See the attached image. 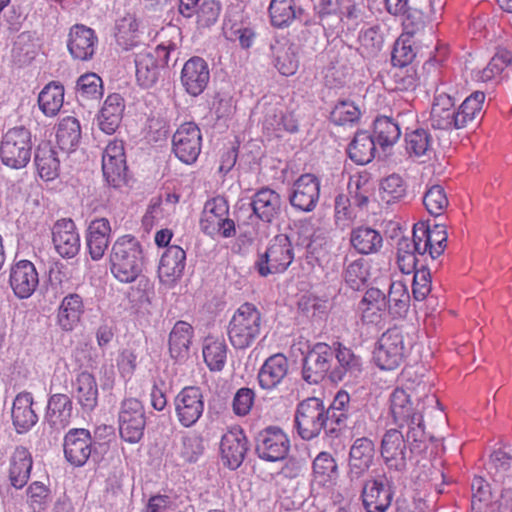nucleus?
<instances>
[{"label": "nucleus", "mask_w": 512, "mask_h": 512, "mask_svg": "<svg viewBox=\"0 0 512 512\" xmlns=\"http://www.w3.org/2000/svg\"><path fill=\"white\" fill-rule=\"evenodd\" d=\"M357 311L363 323L379 324L387 311L386 294L375 287L367 288L357 304Z\"/></svg>", "instance_id": "nucleus-24"}, {"label": "nucleus", "mask_w": 512, "mask_h": 512, "mask_svg": "<svg viewBox=\"0 0 512 512\" xmlns=\"http://www.w3.org/2000/svg\"><path fill=\"white\" fill-rule=\"evenodd\" d=\"M423 204L432 216L442 215L449 205V200L441 185L431 186L424 194Z\"/></svg>", "instance_id": "nucleus-56"}, {"label": "nucleus", "mask_w": 512, "mask_h": 512, "mask_svg": "<svg viewBox=\"0 0 512 512\" xmlns=\"http://www.w3.org/2000/svg\"><path fill=\"white\" fill-rule=\"evenodd\" d=\"M438 403L435 395L426 393V384L419 383L414 393L395 389L390 397V410L395 423L408 426L407 440L422 443L427 438L423 422L425 407Z\"/></svg>", "instance_id": "nucleus-1"}, {"label": "nucleus", "mask_w": 512, "mask_h": 512, "mask_svg": "<svg viewBox=\"0 0 512 512\" xmlns=\"http://www.w3.org/2000/svg\"><path fill=\"white\" fill-rule=\"evenodd\" d=\"M263 317L253 303L241 304L233 313L227 326L229 342L236 350L251 347L261 334Z\"/></svg>", "instance_id": "nucleus-3"}, {"label": "nucleus", "mask_w": 512, "mask_h": 512, "mask_svg": "<svg viewBox=\"0 0 512 512\" xmlns=\"http://www.w3.org/2000/svg\"><path fill=\"white\" fill-rule=\"evenodd\" d=\"M124 110L125 101L120 94L108 95L98 116L99 128L106 134H113L122 122Z\"/></svg>", "instance_id": "nucleus-33"}, {"label": "nucleus", "mask_w": 512, "mask_h": 512, "mask_svg": "<svg viewBox=\"0 0 512 512\" xmlns=\"http://www.w3.org/2000/svg\"><path fill=\"white\" fill-rule=\"evenodd\" d=\"M200 227L211 237L231 238L236 235L235 223L229 218V204L224 197L216 196L206 201Z\"/></svg>", "instance_id": "nucleus-8"}, {"label": "nucleus", "mask_w": 512, "mask_h": 512, "mask_svg": "<svg viewBox=\"0 0 512 512\" xmlns=\"http://www.w3.org/2000/svg\"><path fill=\"white\" fill-rule=\"evenodd\" d=\"M12 422L18 433L29 431L38 421V416L33 409V396L30 392L17 394L13 401Z\"/></svg>", "instance_id": "nucleus-32"}, {"label": "nucleus", "mask_w": 512, "mask_h": 512, "mask_svg": "<svg viewBox=\"0 0 512 512\" xmlns=\"http://www.w3.org/2000/svg\"><path fill=\"white\" fill-rule=\"evenodd\" d=\"M33 466V459L29 450L25 447H16L9 458L8 478L16 489L23 488L29 478Z\"/></svg>", "instance_id": "nucleus-31"}, {"label": "nucleus", "mask_w": 512, "mask_h": 512, "mask_svg": "<svg viewBox=\"0 0 512 512\" xmlns=\"http://www.w3.org/2000/svg\"><path fill=\"white\" fill-rule=\"evenodd\" d=\"M289 361L283 353L268 357L258 372V381L262 389L272 390L278 387L288 375Z\"/></svg>", "instance_id": "nucleus-28"}, {"label": "nucleus", "mask_w": 512, "mask_h": 512, "mask_svg": "<svg viewBox=\"0 0 512 512\" xmlns=\"http://www.w3.org/2000/svg\"><path fill=\"white\" fill-rule=\"evenodd\" d=\"M295 424L302 439L317 437L327 424L330 425L324 401L318 397H308L301 401L295 412Z\"/></svg>", "instance_id": "nucleus-7"}, {"label": "nucleus", "mask_w": 512, "mask_h": 512, "mask_svg": "<svg viewBox=\"0 0 512 512\" xmlns=\"http://www.w3.org/2000/svg\"><path fill=\"white\" fill-rule=\"evenodd\" d=\"M81 127L79 121L72 116L61 119L57 126L56 140L61 150L70 152L79 143Z\"/></svg>", "instance_id": "nucleus-43"}, {"label": "nucleus", "mask_w": 512, "mask_h": 512, "mask_svg": "<svg viewBox=\"0 0 512 512\" xmlns=\"http://www.w3.org/2000/svg\"><path fill=\"white\" fill-rule=\"evenodd\" d=\"M115 39L123 50H131L140 43L139 24L133 16L120 19L116 25Z\"/></svg>", "instance_id": "nucleus-46"}, {"label": "nucleus", "mask_w": 512, "mask_h": 512, "mask_svg": "<svg viewBox=\"0 0 512 512\" xmlns=\"http://www.w3.org/2000/svg\"><path fill=\"white\" fill-rule=\"evenodd\" d=\"M176 50L172 42L161 43L153 50H145L135 57L136 80L141 87H152L159 78L160 70L168 65L170 53Z\"/></svg>", "instance_id": "nucleus-6"}, {"label": "nucleus", "mask_w": 512, "mask_h": 512, "mask_svg": "<svg viewBox=\"0 0 512 512\" xmlns=\"http://www.w3.org/2000/svg\"><path fill=\"white\" fill-rule=\"evenodd\" d=\"M406 151L415 157L425 156L432 149V138L425 129H416L405 135Z\"/></svg>", "instance_id": "nucleus-53"}, {"label": "nucleus", "mask_w": 512, "mask_h": 512, "mask_svg": "<svg viewBox=\"0 0 512 512\" xmlns=\"http://www.w3.org/2000/svg\"><path fill=\"white\" fill-rule=\"evenodd\" d=\"M401 136L398 123L387 116H380L374 121V140L382 148L393 146Z\"/></svg>", "instance_id": "nucleus-49"}, {"label": "nucleus", "mask_w": 512, "mask_h": 512, "mask_svg": "<svg viewBox=\"0 0 512 512\" xmlns=\"http://www.w3.org/2000/svg\"><path fill=\"white\" fill-rule=\"evenodd\" d=\"M175 415L181 426L190 428L202 417L205 402L198 386L182 388L174 398Z\"/></svg>", "instance_id": "nucleus-12"}, {"label": "nucleus", "mask_w": 512, "mask_h": 512, "mask_svg": "<svg viewBox=\"0 0 512 512\" xmlns=\"http://www.w3.org/2000/svg\"><path fill=\"white\" fill-rule=\"evenodd\" d=\"M431 292V274L426 268L414 272L412 293L417 301H423Z\"/></svg>", "instance_id": "nucleus-63"}, {"label": "nucleus", "mask_w": 512, "mask_h": 512, "mask_svg": "<svg viewBox=\"0 0 512 512\" xmlns=\"http://www.w3.org/2000/svg\"><path fill=\"white\" fill-rule=\"evenodd\" d=\"M375 155V140L366 131L354 135V163L365 165L372 161Z\"/></svg>", "instance_id": "nucleus-54"}, {"label": "nucleus", "mask_w": 512, "mask_h": 512, "mask_svg": "<svg viewBox=\"0 0 512 512\" xmlns=\"http://www.w3.org/2000/svg\"><path fill=\"white\" fill-rule=\"evenodd\" d=\"M486 95L482 91L471 93L457 109L458 127L465 128L481 115Z\"/></svg>", "instance_id": "nucleus-48"}, {"label": "nucleus", "mask_w": 512, "mask_h": 512, "mask_svg": "<svg viewBox=\"0 0 512 512\" xmlns=\"http://www.w3.org/2000/svg\"><path fill=\"white\" fill-rule=\"evenodd\" d=\"M110 271L122 283L134 282L144 264L143 248L139 240L130 234L118 237L109 255Z\"/></svg>", "instance_id": "nucleus-2"}, {"label": "nucleus", "mask_w": 512, "mask_h": 512, "mask_svg": "<svg viewBox=\"0 0 512 512\" xmlns=\"http://www.w3.org/2000/svg\"><path fill=\"white\" fill-rule=\"evenodd\" d=\"M47 416L52 426L65 428L72 416V402L66 394H54L48 402Z\"/></svg>", "instance_id": "nucleus-40"}, {"label": "nucleus", "mask_w": 512, "mask_h": 512, "mask_svg": "<svg viewBox=\"0 0 512 512\" xmlns=\"http://www.w3.org/2000/svg\"><path fill=\"white\" fill-rule=\"evenodd\" d=\"M431 126L435 129H459L454 99L447 93H437L430 113Z\"/></svg>", "instance_id": "nucleus-27"}, {"label": "nucleus", "mask_w": 512, "mask_h": 512, "mask_svg": "<svg viewBox=\"0 0 512 512\" xmlns=\"http://www.w3.org/2000/svg\"><path fill=\"white\" fill-rule=\"evenodd\" d=\"M320 197V182L313 174L301 175L293 184L291 205L303 212L315 209Z\"/></svg>", "instance_id": "nucleus-20"}, {"label": "nucleus", "mask_w": 512, "mask_h": 512, "mask_svg": "<svg viewBox=\"0 0 512 512\" xmlns=\"http://www.w3.org/2000/svg\"><path fill=\"white\" fill-rule=\"evenodd\" d=\"M361 54L368 56L376 54L383 46V36L378 26L369 27L360 32L358 38Z\"/></svg>", "instance_id": "nucleus-58"}, {"label": "nucleus", "mask_w": 512, "mask_h": 512, "mask_svg": "<svg viewBox=\"0 0 512 512\" xmlns=\"http://www.w3.org/2000/svg\"><path fill=\"white\" fill-rule=\"evenodd\" d=\"M202 149V133L194 122L181 124L172 136V151L183 163H195Z\"/></svg>", "instance_id": "nucleus-11"}, {"label": "nucleus", "mask_w": 512, "mask_h": 512, "mask_svg": "<svg viewBox=\"0 0 512 512\" xmlns=\"http://www.w3.org/2000/svg\"><path fill=\"white\" fill-rule=\"evenodd\" d=\"M119 433L128 443L141 440L145 428V411L142 403L136 398L124 399L118 415Z\"/></svg>", "instance_id": "nucleus-10"}, {"label": "nucleus", "mask_w": 512, "mask_h": 512, "mask_svg": "<svg viewBox=\"0 0 512 512\" xmlns=\"http://www.w3.org/2000/svg\"><path fill=\"white\" fill-rule=\"evenodd\" d=\"M280 207V195L270 188H262L253 196V212L265 222H271L279 213Z\"/></svg>", "instance_id": "nucleus-37"}, {"label": "nucleus", "mask_w": 512, "mask_h": 512, "mask_svg": "<svg viewBox=\"0 0 512 512\" xmlns=\"http://www.w3.org/2000/svg\"><path fill=\"white\" fill-rule=\"evenodd\" d=\"M337 465L331 454L321 452L313 461V476L320 484L326 485L336 479Z\"/></svg>", "instance_id": "nucleus-52"}, {"label": "nucleus", "mask_w": 512, "mask_h": 512, "mask_svg": "<svg viewBox=\"0 0 512 512\" xmlns=\"http://www.w3.org/2000/svg\"><path fill=\"white\" fill-rule=\"evenodd\" d=\"M415 249L413 248V240L402 239L398 243L397 263L398 267L404 274L415 272L417 258Z\"/></svg>", "instance_id": "nucleus-60"}, {"label": "nucleus", "mask_w": 512, "mask_h": 512, "mask_svg": "<svg viewBox=\"0 0 512 512\" xmlns=\"http://www.w3.org/2000/svg\"><path fill=\"white\" fill-rule=\"evenodd\" d=\"M294 260L292 243L287 235H276L264 254L255 263L257 272L266 277L270 274L282 273Z\"/></svg>", "instance_id": "nucleus-9"}, {"label": "nucleus", "mask_w": 512, "mask_h": 512, "mask_svg": "<svg viewBox=\"0 0 512 512\" xmlns=\"http://www.w3.org/2000/svg\"><path fill=\"white\" fill-rule=\"evenodd\" d=\"M102 172L107 183L119 187L125 182L127 164L124 143L113 140L108 143L102 154Z\"/></svg>", "instance_id": "nucleus-15"}, {"label": "nucleus", "mask_w": 512, "mask_h": 512, "mask_svg": "<svg viewBox=\"0 0 512 512\" xmlns=\"http://www.w3.org/2000/svg\"><path fill=\"white\" fill-rule=\"evenodd\" d=\"M50 502V490L42 482L35 481L27 489V503L34 512L43 511Z\"/></svg>", "instance_id": "nucleus-59"}, {"label": "nucleus", "mask_w": 512, "mask_h": 512, "mask_svg": "<svg viewBox=\"0 0 512 512\" xmlns=\"http://www.w3.org/2000/svg\"><path fill=\"white\" fill-rule=\"evenodd\" d=\"M194 336V329L186 321H177L169 334L168 346L170 356L182 361L189 356V350Z\"/></svg>", "instance_id": "nucleus-34"}, {"label": "nucleus", "mask_w": 512, "mask_h": 512, "mask_svg": "<svg viewBox=\"0 0 512 512\" xmlns=\"http://www.w3.org/2000/svg\"><path fill=\"white\" fill-rule=\"evenodd\" d=\"M336 359L339 366L335 367L329 374V378L335 383L342 381L344 376L351 370L352 351L341 343H337Z\"/></svg>", "instance_id": "nucleus-61"}, {"label": "nucleus", "mask_w": 512, "mask_h": 512, "mask_svg": "<svg viewBox=\"0 0 512 512\" xmlns=\"http://www.w3.org/2000/svg\"><path fill=\"white\" fill-rule=\"evenodd\" d=\"M412 347V338L403 328L395 326L378 339L373 359L382 370L397 368Z\"/></svg>", "instance_id": "nucleus-4"}, {"label": "nucleus", "mask_w": 512, "mask_h": 512, "mask_svg": "<svg viewBox=\"0 0 512 512\" xmlns=\"http://www.w3.org/2000/svg\"><path fill=\"white\" fill-rule=\"evenodd\" d=\"M415 58V52L412 45L400 38L396 41L392 52V63L396 67H410L409 65Z\"/></svg>", "instance_id": "nucleus-64"}, {"label": "nucleus", "mask_w": 512, "mask_h": 512, "mask_svg": "<svg viewBox=\"0 0 512 512\" xmlns=\"http://www.w3.org/2000/svg\"><path fill=\"white\" fill-rule=\"evenodd\" d=\"M64 456L75 467L85 465L94 449V441L89 430L70 429L64 436Z\"/></svg>", "instance_id": "nucleus-16"}, {"label": "nucleus", "mask_w": 512, "mask_h": 512, "mask_svg": "<svg viewBox=\"0 0 512 512\" xmlns=\"http://www.w3.org/2000/svg\"><path fill=\"white\" fill-rule=\"evenodd\" d=\"M35 164L39 176L45 181L54 180L59 175L60 161L56 151L48 143L38 146Z\"/></svg>", "instance_id": "nucleus-39"}, {"label": "nucleus", "mask_w": 512, "mask_h": 512, "mask_svg": "<svg viewBox=\"0 0 512 512\" xmlns=\"http://www.w3.org/2000/svg\"><path fill=\"white\" fill-rule=\"evenodd\" d=\"M448 234L444 225L418 223L413 228V248L419 255L429 254L436 259L445 251Z\"/></svg>", "instance_id": "nucleus-13"}, {"label": "nucleus", "mask_w": 512, "mask_h": 512, "mask_svg": "<svg viewBox=\"0 0 512 512\" xmlns=\"http://www.w3.org/2000/svg\"><path fill=\"white\" fill-rule=\"evenodd\" d=\"M383 238L379 231L369 226H361L354 230V250L369 255L380 250Z\"/></svg>", "instance_id": "nucleus-47"}, {"label": "nucleus", "mask_w": 512, "mask_h": 512, "mask_svg": "<svg viewBox=\"0 0 512 512\" xmlns=\"http://www.w3.org/2000/svg\"><path fill=\"white\" fill-rule=\"evenodd\" d=\"M77 93L84 99H99L103 94L101 78L95 73H86L77 80Z\"/></svg>", "instance_id": "nucleus-57"}, {"label": "nucleus", "mask_w": 512, "mask_h": 512, "mask_svg": "<svg viewBox=\"0 0 512 512\" xmlns=\"http://www.w3.org/2000/svg\"><path fill=\"white\" fill-rule=\"evenodd\" d=\"M52 242L63 258H73L80 250V237L71 219H60L52 227Z\"/></svg>", "instance_id": "nucleus-22"}, {"label": "nucleus", "mask_w": 512, "mask_h": 512, "mask_svg": "<svg viewBox=\"0 0 512 512\" xmlns=\"http://www.w3.org/2000/svg\"><path fill=\"white\" fill-rule=\"evenodd\" d=\"M350 394L346 390H339L331 405L327 408L330 419V433H339L347 427L350 417Z\"/></svg>", "instance_id": "nucleus-38"}, {"label": "nucleus", "mask_w": 512, "mask_h": 512, "mask_svg": "<svg viewBox=\"0 0 512 512\" xmlns=\"http://www.w3.org/2000/svg\"><path fill=\"white\" fill-rule=\"evenodd\" d=\"M76 398L84 410H92L97 405L98 388L94 376L81 372L76 378Z\"/></svg>", "instance_id": "nucleus-44"}, {"label": "nucleus", "mask_w": 512, "mask_h": 512, "mask_svg": "<svg viewBox=\"0 0 512 512\" xmlns=\"http://www.w3.org/2000/svg\"><path fill=\"white\" fill-rule=\"evenodd\" d=\"M392 491L382 479L367 480L361 498L367 512H386L392 502Z\"/></svg>", "instance_id": "nucleus-30"}, {"label": "nucleus", "mask_w": 512, "mask_h": 512, "mask_svg": "<svg viewBox=\"0 0 512 512\" xmlns=\"http://www.w3.org/2000/svg\"><path fill=\"white\" fill-rule=\"evenodd\" d=\"M375 456V446L372 440L363 437L354 442V469L360 474L368 469Z\"/></svg>", "instance_id": "nucleus-55"}, {"label": "nucleus", "mask_w": 512, "mask_h": 512, "mask_svg": "<svg viewBox=\"0 0 512 512\" xmlns=\"http://www.w3.org/2000/svg\"><path fill=\"white\" fill-rule=\"evenodd\" d=\"M186 265V253L177 245L168 246L158 265V278L166 288H173L181 279Z\"/></svg>", "instance_id": "nucleus-18"}, {"label": "nucleus", "mask_w": 512, "mask_h": 512, "mask_svg": "<svg viewBox=\"0 0 512 512\" xmlns=\"http://www.w3.org/2000/svg\"><path fill=\"white\" fill-rule=\"evenodd\" d=\"M9 285L19 299L31 297L39 285V275L35 265L29 260H20L11 265Z\"/></svg>", "instance_id": "nucleus-17"}, {"label": "nucleus", "mask_w": 512, "mask_h": 512, "mask_svg": "<svg viewBox=\"0 0 512 512\" xmlns=\"http://www.w3.org/2000/svg\"><path fill=\"white\" fill-rule=\"evenodd\" d=\"M269 15L274 27L284 28L289 26L296 17L294 0H271Z\"/></svg>", "instance_id": "nucleus-51"}, {"label": "nucleus", "mask_w": 512, "mask_h": 512, "mask_svg": "<svg viewBox=\"0 0 512 512\" xmlns=\"http://www.w3.org/2000/svg\"><path fill=\"white\" fill-rule=\"evenodd\" d=\"M395 88L400 91H414L419 77L414 67H398L393 74Z\"/></svg>", "instance_id": "nucleus-62"}, {"label": "nucleus", "mask_w": 512, "mask_h": 512, "mask_svg": "<svg viewBox=\"0 0 512 512\" xmlns=\"http://www.w3.org/2000/svg\"><path fill=\"white\" fill-rule=\"evenodd\" d=\"M387 311L393 317H403L410 306V294L407 285L400 280L393 281L389 286Z\"/></svg>", "instance_id": "nucleus-42"}, {"label": "nucleus", "mask_w": 512, "mask_h": 512, "mask_svg": "<svg viewBox=\"0 0 512 512\" xmlns=\"http://www.w3.org/2000/svg\"><path fill=\"white\" fill-rule=\"evenodd\" d=\"M247 438L239 426L227 430L220 442L221 456L224 464L231 469L238 468L247 452Z\"/></svg>", "instance_id": "nucleus-23"}, {"label": "nucleus", "mask_w": 512, "mask_h": 512, "mask_svg": "<svg viewBox=\"0 0 512 512\" xmlns=\"http://www.w3.org/2000/svg\"><path fill=\"white\" fill-rule=\"evenodd\" d=\"M290 440L279 427L269 426L256 437V452L261 459L276 462L284 459L289 452Z\"/></svg>", "instance_id": "nucleus-14"}, {"label": "nucleus", "mask_w": 512, "mask_h": 512, "mask_svg": "<svg viewBox=\"0 0 512 512\" xmlns=\"http://www.w3.org/2000/svg\"><path fill=\"white\" fill-rule=\"evenodd\" d=\"M492 480L502 487V495L512 498V456L503 450L494 451L487 465Z\"/></svg>", "instance_id": "nucleus-29"}, {"label": "nucleus", "mask_w": 512, "mask_h": 512, "mask_svg": "<svg viewBox=\"0 0 512 512\" xmlns=\"http://www.w3.org/2000/svg\"><path fill=\"white\" fill-rule=\"evenodd\" d=\"M32 153V135L28 128L17 126L3 134L0 143L2 163L13 169L26 167Z\"/></svg>", "instance_id": "nucleus-5"}, {"label": "nucleus", "mask_w": 512, "mask_h": 512, "mask_svg": "<svg viewBox=\"0 0 512 512\" xmlns=\"http://www.w3.org/2000/svg\"><path fill=\"white\" fill-rule=\"evenodd\" d=\"M97 41L94 30L77 24L70 29L67 47L74 59L86 61L94 55Z\"/></svg>", "instance_id": "nucleus-26"}, {"label": "nucleus", "mask_w": 512, "mask_h": 512, "mask_svg": "<svg viewBox=\"0 0 512 512\" xmlns=\"http://www.w3.org/2000/svg\"><path fill=\"white\" fill-rule=\"evenodd\" d=\"M333 352L325 343H318L306 356L302 374L305 381L310 384L321 382L331 368Z\"/></svg>", "instance_id": "nucleus-19"}, {"label": "nucleus", "mask_w": 512, "mask_h": 512, "mask_svg": "<svg viewBox=\"0 0 512 512\" xmlns=\"http://www.w3.org/2000/svg\"><path fill=\"white\" fill-rule=\"evenodd\" d=\"M406 443L403 434L397 429L388 430L382 439L381 455L391 467L400 468L405 465Z\"/></svg>", "instance_id": "nucleus-35"}, {"label": "nucleus", "mask_w": 512, "mask_h": 512, "mask_svg": "<svg viewBox=\"0 0 512 512\" xmlns=\"http://www.w3.org/2000/svg\"><path fill=\"white\" fill-rule=\"evenodd\" d=\"M407 194V184L399 174H391L380 182L379 195L386 204L402 200Z\"/></svg>", "instance_id": "nucleus-50"}, {"label": "nucleus", "mask_w": 512, "mask_h": 512, "mask_svg": "<svg viewBox=\"0 0 512 512\" xmlns=\"http://www.w3.org/2000/svg\"><path fill=\"white\" fill-rule=\"evenodd\" d=\"M209 79V67L203 58L194 56L184 63L180 81L185 91L191 96L200 95L207 87Z\"/></svg>", "instance_id": "nucleus-21"}, {"label": "nucleus", "mask_w": 512, "mask_h": 512, "mask_svg": "<svg viewBox=\"0 0 512 512\" xmlns=\"http://www.w3.org/2000/svg\"><path fill=\"white\" fill-rule=\"evenodd\" d=\"M111 232V224L107 218H95L89 223L86 230V244L94 261L103 258L110 243Z\"/></svg>", "instance_id": "nucleus-25"}, {"label": "nucleus", "mask_w": 512, "mask_h": 512, "mask_svg": "<svg viewBox=\"0 0 512 512\" xmlns=\"http://www.w3.org/2000/svg\"><path fill=\"white\" fill-rule=\"evenodd\" d=\"M84 312L82 297L76 293H70L63 298L58 309L57 322L62 330L72 331L80 322Z\"/></svg>", "instance_id": "nucleus-36"}, {"label": "nucleus", "mask_w": 512, "mask_h": 512, "mask_svg": "<svg viewBox=\"0 0 512 512\" xmlns=\"http://www.w3.org/2000/svg\"><path fill=\"white\" fill-rule=\"evenodd\" d=\"M64 103V87L56 82L48 83L38 96V105L48 117L59 113Z\"/></svg>", "instance_id": "nucleus-41"}, {"label": "nucleus", "mask_w": 512, "mask_h": 512, "mask_svg": "<svg viewBox=\"0 0 512 512\" xmlns=\"http://www.w3.org/2000/svg\"><path fill=\"white\" fill-rule=\"evenodd\" d=\"M203 359L211 371H221L227 359V345L223 339L207 337L202 349Z\"/></svg>", "instance_id": "nucleus-45"}]
</instances>
